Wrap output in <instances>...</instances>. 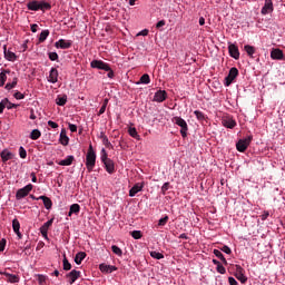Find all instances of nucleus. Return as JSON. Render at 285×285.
I'll return each mask as SVG.
<instances>
[{
    "label": "nucleus",
    "mask_w": 285,
    "mask_h": 285,
    "mask_svg": "<svg viewBox=\"0 0 285 285\" xmlns=\"http://www.w3.org/2000/svg\"><path fill=\"white\" fill-rule=\"evenodd\" d=\"M27 8L32 12H38V10H41V12H46V10L52 9V4H50V2H47L46 0H29L27 2Z\"/></svg>",
    "instance_id": "nucleus-1"
},
{
    "label": "nucleus",
    "mask_w": 285,
    "mask_h": 285,
    "mask_svg": "<svg viewBox=\"0 0 285 285\" xmlns=\"http://www.w3.org/2000/svg\"><path fill=\"white\" fill-rule=\"evenodd\" d=\"M90 67L96 68L97 70H105V72H108L107 77L109 79H115V71L110 68V65L104 62V60H92Z\"/></svg>",
    "instance_id": "nucleus-2"
},
{
    "label": "nucleus",
    "mask_w": 285,
    "mask_h": 285,
    "mask_svg": "<svg viewBox=\"0 0 285 285\" xmlns=\"http://www.w3.org/2000/svg\"><path fill=\"white\" fill-rule=\"evenodd\" d=\"M96 164H97V154L95 153L92 145H89L87 156H86V166H87L88 173H92Z\"/></svg>",
    "instance_id": "nucleus-3"
},
{
    "label": "nucleus",
    "mask_w": 285,
    "mask_h": 285,
    "mask_svg": "<svg viewBox=\"0 0 285 285\" xmlns=\"http://www.w3.org/2000/svg\"><path fill=\"white\" fill-rule=\"evenodd\" d=\"M100 159L106 168V171L109 175L115 174V161L112 159L108 158V153H106V150L104 148L101 149Z\"/></svg>",
    "instance_id": "nucleus-4"
},
{
    "label": "nucleus",
    "mask_w": 285,
    "mask_h": 285,
    "mask_svg": "<svg viewBox=\"0 0 285 285\" xmlns=\"http://www.w3.org/2000/svg\"><path fill=\"white\" fill-rule=\"evenodd\" d=\"M173 124H175L176 126H179L180 128V135L184 139H186V137H188V122H186V120H184V118L176 116L171 119Z\"/></svg>",
    "instance_id": "nucleus-5"
},
{
    "label": "nucleus",
    "mask_w": 285,
    "mask_h": 285,
    "mask_svg": "<svg viewBox=\"0 0 285 285\" xmlns=\"http://www.w3.org/2000/svg\"><path fill=\"white\" fill-rule=\"evenodd\" d=\"M250 141H253V136H247L244 139H239L238 144H236V150H238V153H246L250 146Z\"/></svg>",
    "instance_id": "nucleus-6"
},
{
    "label": "nucleus",
    "mask_w": 285,
    "mask_h": 285,
    "mask_svg": "<svg viewBox=\"0 0 285 285\" xmlns=\"http://www.w3.org/2000/svg\"><path fill=\"white\" fill-rule=\"evenodd\" d=\"M237 77H239V69H237V67L230 68L227 77H225V86H230V83H233Z\"/></svg>",
    "instance_id": "nucleus-7"
},
{
    "label": "nucleus",
    "mask_w": 285,
    "mask_h": 285,
    "mask_svg": "<svg viewBox=\"0 0 285 285\" xmlns=\"http://www.w3.org/2000/svg\"><path fill=\"white\" fill-rule=\"evenodd\" d=\"M32 188H35V186H32V184H28L27 186L18 189L16 193V199L18 202H20V199L28 197V195H30V191L32 190Z\"/></svg>",
    "instance_id": "nucleus-8"
},
{
    "label": "nucleus",
    "mask_w": 285,
    "mask_h": 285,
    "mask_svg": "<svg viewBox=\"0 0 285 285\" xmlns=\"http://www.w3.org/2000/svg\"><path fill=\"white\" fill-rule=\"evenodd\" d=\"M222 124L225 128H235V126H237V121H235V119L233 118V116H224L222 119Z\"/></svg>",
    "instance_id": "nucleus-9"
},
{
    "label": "nucleus",
    "mask_w": 285,
    "mask_h": 285,
    "mask_svg": "<svg viewBox=\"0 0 285 285\" xmlns=\"http://www.w3.org/2000/svg\"><path fill=\"white\" fill-rule=\"evenodd\" d=\"M235 277L242 284H246V282H248V278L244 275V267H242L239 265H236Z\"/></svg>",
    "instance_id": "nucleus-10"
},
{
    "label": "nucleus",
    "mask_w": 285,
    "mask_h": 285,
    "mask_svg": "<svg viewBox=\"0 0 285 285\" xmlns=\"http://www.w3.org/2000/svg\"><path fill=\"white\" fill-rule=\"evenodd\" d=\"M55 47L61 50H68V48H72V41L60 39L55 43Z\"/></svg>",
    "instance_id": "nucleus-11"
},
{
    "label": "nucleus",
    "mask_w": 285,
    "mask_h": 285,
    "mask_svg": "<svg viewBox=\"0 0 285 285\" xmlns=\"http://www.w3.org/2000/svg\"><path fill=\"white\" fill-rule=\"evenodd\" d=\"M167 98L168 94L166 92V90H158L154 96V101L161 104L163 101H166Z\"/></svg>",
    "instance_id": "nucleus-12"
},
{
    "label": "nucleus",
    "mask_w": 285,
    "mask_h": 285,
    "mask_svg": "<svg viewBox=\"0 0 285 285\" xmlns=\"http://www.w3.org/2000/svg\"><path fill=\"white\" fill-rule=\"evenodd\" d=\"M69 278V284H73L81 277V272L77 269H72L70 273L66 275Z\"/></svg>",
    "instance_id": "nucleus-13"
},
{
    "label": "nucleus",
    "mask_w": 285,
    "mask_h": 285,
    "mask_svg": "<svg viewBox=\"0 0 285 285\" xmlns=\"http://www.w3.org/2000/svg\"><path fill=\"white\" fill-rule=\"evenodd\" d=\"M228 52L233 59H239V48L236 45L230 43L228 46Z\"/></svg>",
    "instance_id": "nucleus-14"
},
{
    "label": "nucleus",
    "mask_w": 285,
    "mask_h": 285,
    "mask_svg": "<svg viewBox=\"0 0 285 285\" xmlns=\"http://www.w3.org/2000/svg\"><path fill=\"white\" fill-rule=\"evenodd\" d=\"M0 275H4V277H7V282L10 284H19V275L10 274L8 272H2Z\"/></svg>",
    "instance_id": "nucleus-15"
},
{
    "label": "nucleus",
    "mask_w": 285,
    "mask_h": 285,
    "mask_svg": "<svg viewBox=\"0 0 285 285\" xmlns=\"http://www.w3.org/2000/svg\"><path fill=\"white\" fill-rule=\"evenodd\" d=\"M3 52H4V59H7V61H17V53L8 50V46H3Z\"/></svg>",
    "instance_id": "nucleus-16"
},
{
    "label": "nucleus",
    "mask_w": 285,
    "mask_h": 285,
    "mask_svg": "<svg viewBox=\"0 0 285 285\" xmlns=\"http://www.w3.org/2000/svg\"><path fill=\"white\" fill-rule=\"evenodd\" d=\"M48 81L50 83H57V81H59V71L57 68H51Z\"/></svg>",
    "instance_id": "nucleus-17"
},
{
    "label": "nucleus",
    "mask_w": 285,
    "mask_h": 285,
    "mask_svg": "<svg viewBox=\"0 0 285 285\" xmlns=\"http://www.w3.org/2000/svg\"><path fill=\"white\" fill-rule=\"evenodd\" d=\"M99 271H101L102 273L110 274V273H114V271H117V266L107 265V264L102 263L99 265Z\"/></svg>",
    "instance_id": "nucleus-18"
},
{
    "label": "nucleus",
    "mask_w": 285,
    "mask_h": 285,
    "mask_svg": "<svg viewBox=\"0 0 285 285\" xmlns=\"http://www.w3.org/2000/svg\"><path fill=\"white\" fill-rule=\"evenodd\" d=\"M271 57H272V59L282 61V59H284V51H282V49H273L271 51Z\"/></svg>",
    "instance_id": "nucleus-19"
},
{
    "label": "nucleus",
    "mask_w": 285,
    "mask_h": 285,
    "mask_svg": "<svg viewBox=\"0 0 285 285\" xmlns=\"http://www.w3.org/2000/svg\"><path fill=\"white\" fill-rule=\"evenodd\" d=\"M262 14H268L273 12V0H265V4L262 8Z\"/></svg>",
    "instance_id": "nucleus-20"
},
{
    "label": "nucleus",
    "mask_w": 285,
    "mask_h": 285,
    "mask_svg": "<svg viewBox=\"0 0 285 285\" xmlns=\"http://www.w3.org/2000/svg\"><path fill=\"white\" fill-rule=\"evenodd\" d=\"M141 190H144V183H141V184L137 183V184L134 185V187L129 190V197H135V195H137V193H141Z\"/></svg>",
    "instance_id": "nucleus-21"
},
{
    "label": "nucleus",
    "mask_w": 285,
    "mask_h": 285,
    "mask_svg": "<svg viewBox=\"0 0 285 285\" xmlns=\"http://www.w3.org/2000/svg\"><path fill=\"white\" fill-rule=\"evenodd\" d=\"M0 157L3 161V164H6V161H10V159H12V157H14V155L10 150L3 149L0 154Z\"/></svg>",
    "instance_id": "nucleus-22"
},
{
    "label": "nucleus",
    "mask_w": 285,
    "mask_h": 285,
    "mask_svg": "<svg viewBox=\"0 0 285 285\" xmlns=\"http://www.w3.org/2000/svg\"><path fill=\"white\" fill-rule=\"evenodd\" d=\"M7 75H10V69H2L0 72V88H2V86H6V81H8Z\"/></svg>",
    "instance_id": "nucleus-23"
},
{
    "label": "nucleus",
    "mask_w": 285,
    "mask_h": 285,
    "mask_svg": "<svg viewBox=\"0 0 285 285\" xmlns=\"http://www.w3.org/2000/svg\"><path fill=\"white\" fill-rule=\"evenodd\" d=\"M39 199H41V202H43V206L47 210H50V208H52V199H50V197L39 196Z\"/></svg>",
    "instance_id": "nucleus-24"
},
{
    "label": "nucleus",
    "mask_w": 285,
    "mask_h": 285,
    "mask_svg": "<svg viewBox=\"0 0 285 285\" xmlns=\"http://www.w3.org/2000/svg\"><path fill=\"white\" fill-rule=\"evenodd\" d=\"M80 210H81V206H79V204H72L70 206L68 217H72V215H79Z\"/></svg>",
    "instance_id": "nucleus-25"
},
{
    "label": "nucleus",
    "mask_w": 285,
    "mask_h": 285,
    "mask_svg": "<svg viewBox=\"0 0 285 285\" xmlns=\"http://www.w3.org/2000/svg\"><path fill=\"white\" fill-rule=\"evenodd\" d=\"M72 161H75V156H68L66 159L60 160L58 166H72Z\"/></svg>",
    "instance_id": "nucleus-26"
},
{
    "label": "nucleus",
    "mask_w": 285,
    "mask_h": 285,
    "mask_svg": "<svg viewBox=\"0 0 285 285\" xmlns=\"http://www.w3.org/2000/svg\"><path fill=\"white\" fill-rule=\"evenodd\" d=\"M128 134L130 135V137H132L134 139H137L138 141L141 139V136H139V134L137 132V128L135 127H130L128 129Z\"/></svg>",
    "instance_id": "nucleus-27"
},
{
    "label": "nucleus",
    "mask_w": 285,
    "mask_h": 285,
    "mask_svg": "<svg viewBox=\"0 0 285 285\" xmlns=\"http://www.w3.org/2000/svg\"><path fill=\"white\" fill-rule=\"evenodd\" d=\"M83 259H86V252H79L78 254H76V257H75L76 264L78 265L81 264Z\"/></svg>",
    "instance_id": "nucleus-28"
},
{
    "label": "nucleus",
    "mask_w": 285,
    "mask_h": 285,
    "mask_svg": "<svg viewBox=\"0 0 285 285\" xmlns=\"http://www.w3.org/2000/svg\"><path fill=\"white\" fill-rule=\"evenodd\" d=\"M57 106H63L65 104H68V96H58L56 99Z\"/></svg>",
    "instance_id": "nucleus-29"
},
{
    "label": "nucleus",
    "mask_w": 285,
    "mask_h": 285,
    "mask_svg": "<svg viewBox=\"0 0 285 285\" xmlns=\"http://www.w3.org/2000/svg\"><path fill=\"white\" fill-rule=\"evenodd\" d=\"M50 37V30H42L39 36V43H43Z\"/></svg>",
    "instance_id": "nucleus-30"
},
{
    "label": "nucleus",
    "mask_w": 285,
    "mask_h": 285,
    "mask_svg": "<svg viewBox=\"0 0 285 285\" xmlns=\"http://www.w3.org/2000/svg\"><path fill=\"white\" fill-rule=\"evenodd\" d=\"M214 255L218 257V259H220V262H223V264L227 265L228 261H226V257H224V254L222 253V250L219 249H214Z\"/></svg>",
    "instance_id": "nucleus-31"
},
{
    "label": "nucleus",
    "mask_w": 285,
    "mask_h": 285,
    "mask_svg": "<svg viewBox=\"0 0 285 285\" xmlns=\"http://www.w3.org/2000/svg\"><path fill=\"white\" fill-rule=\"evenodd\" d=\"M17 83H19V78L14 77L12 82L6 85V90H12V88H17Z\"/></svg>",
    "instance_id": "nucleus-32"
},
{
    "label": "nucleus",
    "mask_w": 285,
    "mask_h": 285,
    "mask_svg": "<svg viewBox=\"0 0 285 285\" xmlns=\"http://www.w3.org/2000/svg\"><path fill=\"white\" fill-rule=\"evenodd\" d=\"M39 137H41V131L39 129H33L30 134V139H32L33 141H37Z\"/></svg>",
    "instance_id": "nucleus-33"
},
{
    "label": "nucleus",
    "mask_w": 285,
    "mask_h": 285,
    "mask_svg": "<svg viewBox=\"0 0 285 285\" xmlns=\"http://www.w3.org/2000/svg\"><path fill=\"white\" fill-rule=\"evenodd\" d=\"M69 141H70V138H68V136L62 131L60 134V144L62 146H68Z\"/></svg>",
    "instance_id": "nucleus-34"
},
{
    "label": "nucleus",
    "mask_w": 285,
    "mask_h": 285,
    "mask_svg": "<svg viewBox=\"0 0 285 285\" xmlns=\"http://www.w3.org/2000/svg\"><path fill=\"white\" fill-rule=\"evenodd\" d=\"M245 52H247L248 57L253 58V55L255 53V47L250 46V45H246L244 47Z\"/></svg>",
    "instance_id": "nucleus-35"
},
{
    "label": "nucleus",
    "mask_w": 285,
    "mask_h": 285,
    "mask_svg": "<svg viewBox=\"0 0 285 285\" xmlns=\"http://www.w3.org/2000/svg\"><path fill=\"white\" fill-rule=\"evenodd\" d=\"M194 115L198 119V121H206V115L204 112L195 110Z\"/></svg>",
    "instance_id": "nucleus-36"
},
{
    "label": "nucleus",
    "mask_w": 285,
    "mask_h": 285,
    "mask_svg": "<svg viewBox=\"0 0 285 285\" xmlns=\"http://www.w3.org/2000/svg\"><path fill=\"white\" fill-rule=\"evenodd\" d=\"M62 266L63 271H70L72 268V265L70 264V262H68L66 255H63Z\"/></svg>",
    "instance_id": "nucleus-37"
},
{
    "label": "nucleus",
    "mask_w": 285,
    "mask_h": 285,
    "mask_svg": "<svg viewBox=\"0 0 285 285\" xmlns=\"http://www.w3.org/2000/svg\"><path fill=\"white\" fill-rule=\"evenodd\" d=\"M139 83H150V76L148 73H144L139 79Z\"/></svg>",
    "instance_id": "nucleus-38"
},
{
    "label": "nucleus",
    "mask_w": 285,
    "mask_h": 285,
    "mask_svg": "<svg viewBox=\"0 0 285 285\" xmlns=\"http://www.w3.org/2000/svg\"><path fill=\"white\" fill-rule=\"evenodd\" d=\"M12 228L14 233H19L20 228H21V224L19 223V219L14 218L12 220Z\"/></svg>",
    "instance_id": "nucleus-39"
},
{
    "label": "nucleus",
    "mask_w": 285,
    "mask_h": 285,
    "mask_svg": "<svg viewBox=\"0 0 285 285\" xmlns=\"http://www.w3.org/2000/svg\"><path fill=\"white\" fill-rule=\"evenodd\" d=\"M111 250L115 255H118V257H121L124 255V252L117 245H112Z\"/></svg>",
    "instance_id": "nucleus-40"
},
{
    "label": "nucleus",
    "mask_w": 285,
    "mask_h": 285,
    "mask_svg": "<svg viewBox=\"0 0 285 285\" xmlns=\"http://www.w3.org/2000/svg\"><path fill=\"white\" fill-rule=\"evenodd\" d=\"M150 257H153L154 259H164V254L154 250L150 252Z\"/></svg>",
    "instance_id": "nucleus-41"
},
{
    "label": "nucleus",
    "mask_w": 285,
    "mask_h": 285,
    "mask_svg": "<svg viewBox=\"0 0 285 285\" xmlns=\"http://www.w3.org/2000/svg\"><path fill=\"white\" fill-rule=\"evenodd\" d=\"M7 106H8V98H4L0 102V115H3V110H6Z\"/></svg>",
    "instance_id": "nucleus-42"
},
{
    "label": "nucleus",
    "mask_w": 285,
    "mask_h": 285,
    "mask_svg": "<svg viewBox=\"0 0 285 285\" xmlns=\"http://www.w3.org/2000/svg\"><path fill=\"white\" fill-rule=\"evenodd\" d=\"M161 194L163 195H166V193H168V190H170V183H165L163 186H161Z\"/></svg>",
    "instance_id": "nucleus-43"
},
{
    "label": "nucleus",
    "mask_w": 285,
    "mask_h": 285,
    "mask_svg": "<svg viewBox=\"0 0 285 285\" xmlns=\"http://www.w3.org/2000/svg\"><path fill=\"white\" fill-rule=\"evenodd\" d=\"M19 155L21 159H26V157H28V151H26V148L20 147L19 148Z\"/></svg>",
    "instance_id": "nucleus-44"
},
{
    "label": "nucleus",
    "mask_w": 285,
    "mask_h": 285,
    "mask_svg": "<svg viewBox=\"0 0 285 285\" xmlns=\"http://www.w3.org/2000/svg\"><path fill=\"white\" fill-rule=\"evenodd\" d=\"M131 237H134V239H141V230L131 232Z\"/></svg>",
    "instance_id": "nucleus-45"
},
{
    "label": "nucleus",
    "mask_w": 285,
    "mask_h": 285,
    "mask_svg": "<svg viewBox=\"0 0 285 285\" xmlns=\"http://www.w3.org/2000/svg\"><path fill=\"white\" fill-rule=\"evenodd\" d=\"M216 271L220 273V275H226V267L222 264L216 267Z\"/></svg>",
    "instance_id": "nucleus-46"
},
{
    "label": "nucleus",
    "mask_w": 285,
    "mask_h": 285,
    "mask_svg": "<svg viewBox=\"0 0 285 285\" xmlns=\"http://www.w3.org/2000/svg\"><path fill=\"white\" fill-rule=\"evenodd\" d=\"M48 230L49 229L47 227H43V226L40 227V233L42 237H45V239H48Z\"/></svg>",
    "instance_id": "nucleus-47"
},
{
    "label": "nucleus",
    "mask_w": 285,
    "mask_h": 285,
    "mask_svg": "<svg viewBox=\"0 0 285 285\" xmlns=\"http://www.w3.org/2000/svg\"><path fill=\"white\" fill-rule=\"evenodd\" d=\"M168 224V216H165L158 220V226H166Z\"/></svg>",
    "instance_id": "nucleus-48"
},
{
    "label": "nucleus",
    "mask_w": 285,
    "mask_h": 285,
    "mask_svg": "<svg viewBox=\"0 0 285 285\" xmlns=\"http://www.w3.org/2000/svg\"><path fill=\"white\" fill-rule=\"evenodd\" d=\"M50 61H57L59 59V55L57 52H49Z\"/></svg>",
    "instance_id": "nucleus-49"
},
{
    "label": "nucleus",
    "mask_w": 285,
    "mask_h": 285,
    "mask_svg": "<svg viewBox=\"0 0 285 285\" xmlns=\"http://www.w3.org/2000/svg\"><path fill=\"white\" fill-rule=\"evenodd\" d=\"M220 250L223 253H226V255H230V253H233V250L230 249V247H228L227 245H224L223 247H220Z\"/></svg>",
    "instance_id": "nucleus-50"
},
{
    "label": "nucleus",
    "mask_w": 285,
    "mask_h": 285,
    "mask_svg": "<svg viewBox=\"0 0 285 285\" xmlns=\"http://www.w3.org/2000/svg\"><path fill=\"white\" fill-rule=\"evenodd\" d=\"M102 145L106 146L107 148H110V149L114 148V147H112V142H111L110 140H108V138H105V139L102 140Z\"/></svg>",
    "instance_id": "nucleus-51"
},
{
    "label": "nucleus",
    "mask_w": 285,
    "mask_h": 285,
    "mask_svg": "<svg viewBox=\"0 0 285 285\" xmlns=\"http://www.w3.org/2000/svg\"><path fill=\"white\" fill-rule=\"evenodd\" d=\"M13 97L14 99H26V95L21 94V91H16Z\"/></svg>",
    "instance_id": "nucleus-52"
},
{
    "label": "nucleus",
    "mask_w": 285,
    "mask_h": 285,
    "mask_svg": "<svg viewBox=\"0 0 285 285\" xmlns=\"http://www.w3.org/2000/svg\"><path fill=\"white\" fill-rule=\"evenodd\" d=\"M53 222H55V218H51V219H49L48 222H46V223L42 225V227L49 229L50 226H52Z\"/></svg>",
    "instance_id": "nucleus-53"
},
{
    "label": "nucleus",
    "mask_w": 285,
    "mask_h": 285,
    "mask_svg": "<svg viewBox=\"0 0 285 285\" xmlns=\"http://www.w3.org/2000/svg\"><path fill=\"white\" fill-rule=\"evenodd\" d=\"M6 244H7L6 239L2 238L0 240V253H3L6 250Z\"/></svg>",
    "instance_id": "nucleus-54"
},
{
    "label": "nucleus",
    "mask_w": 285,
    "mask_h": 285,
    "mask_svg": "<svg viewBox=\"0 0 285 285\" xmlns=\"http://www.w3.org/2000/svg\"><path fill=\"white\" fill-rule=\"evenodd\" d=\"M7 108H8V110H12V108H19V105L12 104V102H10V100H8Z\"/></svg>",
    "instance_id": "nucleus-55"
},
{
    "label": "nucleus",
    "mask_w": 285,
    "mask_h": 285,
    "mask_svg": "<svg viewBox=\"0 0 285 285\" xmlns=\"http://www.w3.org/2000/svg\"><path fill=\"white\" fill-rule=\"evenodd\" d=\"M271 214L268 213V212H264L262 215H261V219H262V222H266V219H268V216H269Z\"/></svg>",
    "instance_id": "nucleus-56"
},
{
    "label": "nucleus",
    "mask_w": 285,
    "mask_h": 285,
    "mask_svg": "<svg viewBox=\"0 0 285 285\" xmlns=\"http://www.w3.org/2000/svg\"><path fill=\"white\" fill-rule=\"evenodd\" d=\"M48 126H50V128H59V125L52 120L48 121Z\"/></svg>",
    "instance_id": "nucleus-57"
},
{
    "label": "nucleus",
    "mask_w": 285,
    "mask_h": 285,
    "mask_svg": "<svg viewBox=\"0 0 285 285\" xmlns=\"http://www.w3.org/2000/svg\"><path fill=\"white\" fill-rule=\"evenodd\" d=\"M69 130H70L71 132H77V125H75V124H69Z\"/></svg>",
    "instance_id": "nucleus-58"
},
{
    "label": "nucleus",
    "mask_w": 285,
    "mask_h": 285,
    "mask_svg": "<svg viewBox=\"0 0 285 285\" xmlns=\"http://www.w3.org/2000/svg\"><path fill=\"white\" fill-rule=\"evenodd\" d=\"M166 26V20H160L157 22L156 28H164Z\"/></svg>",
    "instance_id": "nucleus-59"
},
{
    "label": "nucleus",
    "mask_w": 285,
    "mask_h": 285,
    "mask_svg": "<svg viewBox=\"0 0 285 285\" xmlns=\"http://www.w3.org/2000/svg\"><path fill=\"white\" fill-rule=\"evenodd\" d=\"M229 285H238L237 281L234 277L228 278Z\"/></svg>",
    "instance_id": "nucleus-60"
},
{
    "label": "nucleus",
    "mask_w": 285,
    "mask_h": 285,
    "mask_svg": "<svg viewBox=\"0 0 285 285\" xmlns=\"http://www.w3.org/2000/svg\"><path fill=\"white\" fill-rule=\"evenodd\" d=\"M37 30H39V24L37 23L31 24V32H37Z\"/></svg>",
    "instance_id": "nucleus-61"
},
{
    "label": "nucleus",
    "mask_w": 285,
    "mask_h": 285,
    "mask_svg": "<svg viewBox=\"0 0 285 285\" xmlns=\"http://www.w3.org/2000/svg\"><path fill=\"white\" fill-rule=\"evenodd\" d=\"M138 35H140L141 37H148V29L140 31Z\"/></svg>",
    "instance_id": "nucleus-62"
},
{
    "label": "nucleus",
    "mask_w": 285,
    "mask_h": 285,
    "mask_svg": "<svg viewBox=\"0 0 285 285\" xmlns=\"http://www.w3.org/2000/svg\"><path fill=\"white\" fill-rule=\"evenodd\" d=\"M104 112H106V106H101V108L98 111V115H104Z\"/></svg>",
    "instance_id": "nucleus-63"
},
{
    "label": "nucleus",
    "mask_w": 285,
    "mask_h": 285,
    "mask_svg": "<svg viewBox=\"0 0 285 285\" xmlns=\"http://www.w3.org/2000/svg\"><path fill=\"white\" fill-rule=\"evenodd\" d=\"M30 112H31V114H30V119H37V115H35V110L31 109Z\"/></svg>",
    "instance_id": "nucleus-64"
}]
</instances>
